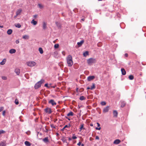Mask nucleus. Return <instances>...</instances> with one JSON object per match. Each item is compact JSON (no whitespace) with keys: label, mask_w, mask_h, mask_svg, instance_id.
I'll use <instances>...</instances> for the list:
<instances>
[{"label":"nucleus","mask_w":146,"mask_h":146,"mask_svg":"<svg viewBox=\"0 0 146 146\" xmlns=\"http://www.w3.org/2000/svg\"><path fill=\"white\" fill-rule=\"evenodd\" d=\"M87 62L88 64L90 65L92 64L95 63L96 60L95 59L90 58L87 60Z\"/></svg>","instance_id":"7ed1b4c3"},{"label":"nucleus","mask_w":146,"mask_h":146,"mask_svg":"<svg viewBox=\"0 0 146 146\" xmlns=\"http://www.w3.org/2000/svg\"><path fill=\"white\" fill-rule=\"evenodd\" d=\"M82 20L83 21H84V19H82Z\"/></svg>","instance_id":"0e129e2a"},{"label":"nucleus","mask_w":146,"mask_h":146,"mask_svg":"<svg viewBox=\"0 0 146 146\" xmlns=\"http://www.w3.org/2000/svg\"><path fill=\"white\" fill-rule=\"evenodd\" d=\"M42 140L45 143H47L49 142L48 137H46L42 139Z\"/></svg>","instance_id":"6e6552de"},{"label":"nucleus","mask_w":146,"mask_h":146,"mask_svg":"<svg viewBox=\"0 0 146 146\" xmlns=\"http://www.w3.org/2000/svg\"><path fill=\"white\" fill-rule=\"evenodd\" d=\"M84 42V40H82L80 42H78L77 43V44L79 46H80L82 45V44Z\"/></svg>","instance_id":"412c9836"},{"label":"nucleus","mask_w":146,"mask_h":146,"mask_svg":"<svg viewBox=\"0 0 146 146\" xmlns=\"http://www.w3.org/2000/svg\"><path fill=\"white\" fill-rule=\"evenodd\" d=\"M48 103L51 104L52 106L56 105V103L52 99L48 101Z\"/></svg>","instance_id":"423d86ee"},{"label":"nucleus","mask_w":146,"mask_h":146,"mask_svg":"<svg viewBox=\"0 0 146 146\" xmlns=\"http://www.w3.org/2000/svg\"><path fill=\"white\" fill-rule=\"evenodd\" d=\"M44 110L46 113H48V114H50L52 112L51 109L49 108H47Z\"/></svg>","instance_id":"39448f33"},{"label":"nucleus","mask_w":146,"mask_h":146,"mask_svg":"<svg viewBox=\"0 0 146 146\" xmlns=\"http://www.w3.org/2000/svg\"><path fill=\"white\" fill-rule=\"evenodd\" d=\"M90 125L91 126H93V124L92 123H90Z\"/></svg>","instance_id":"052dcab7"},{"label":"nucleus","mask_w":146,"mask_h":146,"mask_svg":"<svg viewBox=\"0 0 146 146\" xmlns=\"http://www.w3.org/2000/svg\"><path fill=\"white\" fill-rule=\"evenodd\" d=\"M16 52V50L15 49H12L10 50L9 52L11 54H13L15 53Z\"/></svg>","instance_id":"2eb2a0df"},{"label":"nucleus","mask_w":146,"mask_h":146,"mask_svg":"<svg viewBox=\"0 0 146 146\" xmlns=\"http://www.w3.org/2000/svg\"><path fill=\"white\" fill-rule=\"evenodd\" d=\"M87 90L90 89V88L89 87H88L87 88Z\"/></svg>","instance_id":"bf43d9fd"},{"label":"nucleus","mask_w":146,"mask_h":146,"mask_svg":"<svg viewBox=\"0 0 146 146\" xmlns=\"http://www.w3.org/2000/svg\"><path fill=\"white\" fill-rule=\"evenodd\" d=\"M125 56L126 57H127L128 56V54L127 53H125Z\"/></svg>","instance_id":"603ef678"},{"label":"nucleus","mask_w":146,"mask_h":146,"mask_svg":"<svg viewBox=\"0 0 146 146\" xmlns=\"http://www.w3.org/2000/svg\"><path fill=\"white\" fill-rule=\"evenodd\" d=\"M15 103L16 104V105L18 104L19 103L18 100H17V99H16L15 100Z\"/></svg>","instance_id":"4c0bfd02"},{"label":"nucleus","mask_w":146,"mask_h":146,"mask_svg":"<svg viewBox=\"0 0 146 146\" xmlns=\"http://www.w3.org/2000/svg\"><path fill=\"white\" fill-rule=\"evenodd\" d=\"M95 88V84L94 83H93V84L92 86H91V87L90 88V90H92L93 89Z\"/></svg>","instance_id":"72a5a7b5"},{"label":"nucleus","mask_w":146,"mask_h":146,"mask_svg":"<svg viewBox=\"0 0 146 146\" xmlns=\"http://www.w3.org/2000/svg\"><path fill=\"white\" fill-rule=\"evenodd\" d=\"M4 109V108L3 107H0V112L2 111Z\"/></svg>","instance_id":"a19ab883"},{"label":"nucleus","mask_w":146,"mask_h":146,"mask_svg":"<svg viewBox=\"0 0 146 146\" xmlns=\"http://www.w3.org/2000/svg\"><path fill=\"white\" fill-rule=\"evenodd\" d=\"M3 26H0V27H3Z\"/></svg>","instance_id":"338daca9"},{"label":"nucleus","mask_w":146,"mask_h":146,"mask_svg":"<svg viewBox=\"0 0 146 146\" xmlns=\"http://www.w3.org/2000/svg\"><path fill=\"white\" fill-rule=\"evenodd\" d=\"M15 72L17 75H19L20 73V70L19 69H16L15 70Z\"/></svg>","instance_id":"f8f14e48"},{"label":"nucleus","mask_w":146,"mask_h":146,"mask_svg":"<svg viewBox=\"0 0 146 146\" xmlns=\"http://www.w3.org/2000/svg\"><path fill=\"white\" fill-rule=\"evenodd\" d=\"M96 139L98 140L99 139V138L98 136H96Z\"/></svg>","instance_id":"de8ad7c7"},{"label":"nucleus","mask_w":146,"mask_h":146,"mask_svg":"<svg viewBox=\"0 0 146 146\" xmlns=\"http://www.w3.org/2000/svg\"><path fill=\"white\" fill-rule=\"evenodd\" d=\"M95 76H89L87 78V80L88 81H90L95 78Z\"/></svg>","instance_id":"9d476101"},{"label":"nucleus","mask_w":146,"mask_h":146,"mask_svg":"<svg viewBox=\"0 0 146 146\" xmlns=\"http://www.w3.org/2000/svg\"><path fill=\"white\" fill-rule=\"evenodd\" d=\"M23 38L25 39H28L29 38V36L28 35H25L23 36Z\"/></svg>","instance_id":"6ab92c4d"},{"label":"nucleus","mask_w":146,"mask_h":146,"mask_svg":"<svg viewBox=\"0 0 146 146\" xmlns=\"http://www.w3.org/2000/svg\"><path fill=\"white\" fill-rule=\"evenodd\" d=\"M66 59L68 66L70 67L72 66L73 64L72 56L70 55H69Z\"/></svg>","instance_id":"f257e3e1"},{"label":"nucleus","mask_w":146,"mask_h":146,"mask_svg":"<svg viewBox=\"0 0 146 146\" xmlns=\"http://www.w3.org/2000/svg\"><path fill=\"white\" fill-rule=\"evenodd\" d=\"M74 115V113L72 111L68 113L67 114V116H73Z\"/></svg>","instance_id":"4be33fe9"},{"label":"nucleus","mask_w":146,"mask_h":146,"mask_svg":"<svg viewBox=\"0 0 146 146\" xmlns=\"http://www.w3.org/2000/svg\"><path fill=\"white\" fill-rule=\"evenodd\" d=\"M37 17V15H35L33 16V17L35 18H36Z\"/></svg>","instance_id":"4d7b16f0"},{"label":"nucleus","mask_w":146,"mask_h":146,"mask_svg":"<svg viewBox=\"0 0 146 146\" xmlns=\"http://www.w3.org/2000/svg\"><path fill=\"white\" fill-rule=\"evenodd\" d=\"M97 124L98 126V127H100V123H97Z\"/></svg>","instance_id":"5fc2aeb1"},{"label":"nucleus","mask_w":146,"mask_h":146,"mask_svg":"<svg viewBox=\"0 0 146 146\" xmlns=\"http://www.w3.org/2000/svg\"><path fill=\"white\" fill-rule=\"evenodd\" d=\"M101 44V43L100 42H99L97 44L98 45V46H101V45H99V44Z\"/></svg>","instance_id":"6e6d98bb"},{"label":"nucleus","mask_w":146,"mask_h":146,"mask_svg":"<svg viewBox=\"0 0 146 146\" xmlns=\"http://www.w3.org/2000/svg\"><path fill=\"white\" fill-rule=\"evenodd\" d=\"M121 72L122 74L123 75H125L126 73V72L125 71V69L123 68H122L121 69Z\"/></svg>","instance_id":"ddd939ff"},{"label":"nucleus","mask_w":146,"mask_h":146,"mask_svg":"<svg viewBox=\"0 0 146 146\" xmlns=\"http://www.w3.org/2000/svg\"><path fill=\"white\" fill-rule=\"evenodd\" d=\"M77 137L76 136H73L72 137V138L73 139H76L77 138Z\"/></svg>","instance_id":"37998d69"},{"label":"nucleus","mask_w":146,"mask_h":146,"mask_svg":"<svg viewBox=\"0 0 146 146\" xmlns=\"http://www.w3.org/2000/svg\"><path fill=\"white\" fill-rule=\"evenodd\" d=\"M38 50L40 52V53L41 54H42L43 53V50L42 48H39Z\"/></svg>","instance_id":"7c9ffc66"},{"label":"nucleus","mask_w":146,"mask_h":146,"mask_svg":"<svg viewBox=\"0 0 146 146\" xmlns=\"http://www.w3.org/2000/svg\"><path fill=\"white\" fill-rule=\"evenodd\" d=\"M44 86L46 87H48V84H45L44 85Z\"/></svg>","instance_id":"864d4df0"},{"label":"nucleus","mask_w":146,"mask_h":146,"mask_svg":"<svg viewBox=\"0 0 146 146\" xmlns=\"http://www.w3.org/2000/svg\"><path fill=\"white\" fill-rule=\"evenodd\" d=\"M51 127H53L54 128H55V127L53 125H51Z\"/></svg>","instance_id":"13d9d810"},{"label":"nucleus","mask_w":146,"mask_h":146,"mask_svg":"<svg viewBox=\"0 0 146 146\" xmlns=\"http://www.w3.org/2000/svg\"><path fill=\"white\" fill-rule=\"evenodd\" d=\"M79 99L80 100H85L86 99V98L83 96H82L80 97Z\"/></svg>","instance_id":"c85d7f7f"},{"label":"nucleus","mask_w":146,"mask_h":146,"mask_svg":"<svg viewBox=\"0 0 146 146\" xmlns=\"http://www.w3.org/2000/svg\"><path fill=\"white\" fill-rule=\"evenodd\" d=\"M65 118H66L68 119V120L69 121L70 120V119L69 118H68L67 116H65Z\"/></svg>","instance_id":"09e8293b"},{"label":"nucleus","mask_w":146,"mask_h":146,"mask_svg":"<svg viewBox=\"0 0 146 146\" xmlns=\"http://www.w3.org/2000/svg\"><path fill=\"white\" fill-rule=\"evenodd\" d=\"M109 110V107L108 106H107L104 108L103 110V112L104 113H106L108 112Z\"/></svg>","instance_id":"1a4fd4ad"},{"label":"nucleus","mask_w":146,"mask_h":146,"mask_svg":"<svg viewBox=\"0 0 146 146\" xmlns=\"http://www.w3.org/2000/svg\"><path fill=\"white\" fill-rule=\"evenodd\" d=\"M118 114V113L117 111L116 110H114L113 111V115L114 117H117Z\"/></svg>","instance_id":"dca6fc26"},{"label":"nucleus","mask_w":146,"mask_h":146,"mask_svg":"<svg viewBox=\"0 0 146 146\" xmlns=\"http://www.w3.org/2000/svg\"><path fill=\"white\" fill-rule=\"evenodd\" d=\"M69 140H71V139H70V138H69Z\"/></svg>","instance_id":"774afa93"},{"label":"nucleus","mask_w":146,"mask_h":146,"mask_svg":"<svg viewBox=\"0 0 146 146\" xmlns=\"http://www.w3.org/2000/svg\"><path fill=\"white\" fill-rule=\"evenodd\" d=\"M22 11V9H18L16 12V15L15 16V17H17L18 15H20Z\"/></svg>","instance_id":"0eeeda50"},{"label":"nucleus","mask_w":146,"mask_h":146,"mask_svg":"<svg viewBox=\"0 0 146 146\" xmlns=\"http://www.w3.org/2000/svg\"><path fill=\"white\" fill-rule=\"evenodd\" d=\"M5 132V131L3 130H0V135L2 133H4Z\"/></svg>","instance_id":"e433bc0d"},{"label":"nucleus","mask_w":146,"mask_h":146,"mask_svg":"<svg viewBox=\"0 0 146 146\" xmlns=\"http://www.w3.org/2000/svg\"><path fill=\"white\" fill-rule=\"evenodd\" d=\"M15 26L16 27H21V25L19 23H16L15 24Z\"/></svg>","instance_id":"a878e982"},{"label":"nucleus","mask_w":146,"mask_h":146,"mask_svg":"<svg viewBox=\"0 0 146 146\" xmlns=\"http://www.w3.org/2000/svg\"><path fill=\"white\" fill-rule=\"evenodd\" d=\"M59 107V106L58 105H57L56 106V108H58Z\"/></svg>","instance_id":"69168bd1"},{"label":"nucleus","mask_w":146,"mask_h":146,"mask_svg":"<svg viewBox=\"0 0 146 146\" xmlns=\"http://www.w3.org/2000/svg\"><path fill=\"white\" fill-rule=\"evenodd\" d=\"M81 146H84V145L83 144H81Z\"/></svg>","instance_id":"e2e57ef3"},{"label":"nucleus","mask_w":146,"mask_h":146,"mask_svg":"<svg viewBox=\"0 0 146 146\" xmlns=\"http://www.w3.org/2000/svg\"><path fill=\"white\" fill-rule=\"evenodd\" d=\"M62 54L64 55V56H65V52L64 51H62Z\"/></svg>","instance_id":"3c124183"},{"label":"nucleus","mask_w":146,"mask_h":146,"mask_svg":"<svg viewBox=\"0 0 146 146\" xmlns=\"http://www.w3.org/2000/svg\"><path fill=\"white\" fill-rule=\"evenodd\" d=\"M129 78L130 80H133L134 79V76L133 75H131L129 76Z\"/></svg>","instance_id":"c756f323"},{"label":"nucleus","mask_w":146,"mask_h":146,"mask_svg":"<svg viewBox=\"0 0 146 146\" xmlns=\"http://www.w3.org/2000/svg\"><path fill=\"white\" fill-rule=\"evenodd\" d=\"M84 124H82L80 125V130L79 131L81 132L82 129H84Z\"/></svg>","instance_id":"5701e85b"},{"label":"nucleus","mask_w":146,"mask_h":146,"mask_svg":"<svg viewBox=\"0 0 146 146\" xmlns=\"http://www.w3.org/2000/svg\"><path fill=\"white\" fill-rule=\"evenodd\" d=\"M2 78L3 80H6L7 79V77H6V76H2Z\"/></svg>","instance_id":"ea45409f"},{"label":"nucleus","mask_w":146,"mask_h":146,"mask_svg":"<svg viewBox=\"0 0 146 146\" xmlns=\"http://www.w3.org/2000/svg\"><path fill=\"white\" fill-rule=\"evenodd\" d=\"M25 144L27 146H30L31 145V143L28 141H25Z\"/></svg>","instance_id":"a211bd4d"},{"label":"nucleus","mask_w":146,"mask_h":146,"mask_svg":"<svg viewBox=\"0 0 146 146\" xmlns=\"http://www.w3.org/2000/svg\"><path fill=\"white\" fill-rule=\"evenodd\" d=\"M81 143L80 142H79V143L77 144V145L78 146H80L81 145Z\"/></svg>","instance_id":"8fccbe9b"},{"label":"nucleus","mask_w":146,"mask_h":146,"mask_svg":"<svg viewBox=\"0 0 146 146\" xmlns=\"http://www.w3.org/2000/svg\"><path fill=\"white\" fill-rule=\"evenodd\" d=\"M101 104L102 106H105L106 105V103L105 102H101Z\"/></svg>","instance_id":"c9c22d12"},{"label":"nucleus","mask_w":146,"mask_h":146,"mask_svg":"<svg viewBox=\"0 0 146 146\" xmlns=\"http://www.w3.org/2000/svg\"><path fill=\"white\" fill-rule=\"evenodd\" d=\"M121 108H123V107H124L125 106L126 104V102L123 101H121Z\"/></svg>","instance_id":"4468645a"},{"label":"nucleus","mask_w":146,"mask_h":146,"mask_svg":"<svg viewBox=\"0 0 146 146\" xmlns=\"http://www.w3.org/2000/svg\"><path fill=\"white\" fill-rule=\"evenodd\" d=\"M121 142V141L119 139L115 140L113 142V143L115 144H118Z\"/></svg>","instance_id":"9b49d317"},{"label":"nucleus","mask_w":146,"mask_h":146,"mask_svg":"<svg viewBox=\"0 0 146 146\" xmlns=\"http://www.w3.org/2000/svg\"><path fill=\"white\" fill-rule=\"evenodd\" d=\"M100 129H101L100 127H96V130H100Z\"/></svg>","instance_id":"a18cd8bd"},{"label":"nucleus","mask_w":146,"mask_h":146,"mask_svg":"<svg viewBox=\"0 0 146 146\" xmlns=\"http://www.w3.org/2000/svg\"><path fill=\"white\" fill-rule=\"evenodd\" d=\"M19 42V40H17L15 41V42L16 44H18Z\"/></svg>","instance_id":"c03bdc74"},{"label":"nucleus","mask_w":146,"mask_h":146,"mask_svg":"<svg viewBox=\"0 0 146 146\" xmlns=\"http://www.w3.org/2000/svg\"><path fill=\"white\" fill-rule=\"evenodd\" d=\"M38 6L40 9H42L43 7V6L42 4H38Z\"/></svg>","instance_id":"473e14b6"},{"label":"nucleus","mask_w":146,"mask_h":146,"mask_svg":"<svg viewBox=\"0 0 146 146\" xmlns=\"http://www.w3.org/2000/svg\"><path fill=\"white\" fill-rule=\"evenodd\" d=\"M46 24L45 22H43V27H46Z\"/></svg>","instance_id":"f704fd0d"},{"label":"nucleus","mask_w":146,"mask_h":146,"mask_svg":"<svg viewBox=\"0 0 146 146\" xmlns=\"http://www.w3.org/2000/svg\"><path fill=\"white\" fill-rule=\"evenodd\" d=\"M59 46V45L58 44H55L54 46V47L55 48H58Z\"/></svg>","instance_id":"2f4dec72"},{"label":"nucleus","mask_w":146,"mask_h":146,"mask_svg":"<svg viewBox=\"0 0 146 146\" xmlns=\"http://www.w3.org/2000/svg\"><path fill=\"white\" fill-rule=\"evenodd\" d=\"M5 111H4L3 112L2 115L3 116H5Z\"/></svg>","instance_id":"79ce46f5"},{"label":"nucleus","mask_w":146,"mask_h":146,"mask_svg":"<svg viewBox=\"0 0 146 146\" xmlns=\"http://www.w3.org/2000/svg\"><path fill=\"white\" fill-rule=\"evenodd\" d=\"M89 54L88 52V51H86L84 52L83 54V55L84 57L86 56L87 55Z\"/></svg>","instance_id":"aec40b11"},{"label":"nucleus","mask_w":146,"mask_h":146,"mask_svg":"<svg viewBox=\"0 0 146 146\" xmlns=\"http://www.w3.org/2000/svg\"><path fill=\"white\" fill-rule=\"evenodd\" d=\"M78 88H76V91L77 92H78Z\"/></svg>","instance_id":"680f3d73"},{"label":"nucleus","mask_w":146,"mask_h":146,"mask_svg":"<svg viewBox=\"0 0 146 146\" xmlns=\"http://www.w3.org/2000/svg\"><path fill=\"white\" fill-rule=\"evenodd\" d=\"M56 24L57 25V27H59L60 26V24L58 22H56Z\"/></svg>","instance_id":"58836bf2"},{"label":"nucleus","mask_w":146,"mask_h":146,"mask_svg":"<svg viewBox=\"0 0 146 146\" xmlns=\"http://www.w3.org/2000/svg\"><path fill=\"white\" fill-rule=\"evenodd\" d=\"M6 62V59H4L3 61L1 62L0 63V64L2 65H4L5 63Z\"/></svg>","instance_id":"cd10ccee"},{"label":"nucleus","mask_w":146,"mask_h":146,"mask_svg":"<svg viewBox=\"0 0 146 146\" xmlns=\"http://www.w3.org/2000/svg\"><path fill=\"white\" fill-rule=\"evenodd\" d=\"M31 23L33 24L34 25H36L37 23V22L35 21L34 19H33L31 22Z\"/></svg>","instance_id":"bb28decb"},{"label":"nucleus","mask_w":146,"mask_h":146,"mask_svg":"<svg viewBox=\"0 0 146 146\" xmlns=\"http://www.w3.org/2000/svg\"><path fill=\"white\" fill-rule=\"evenodd\" d=\"M27 65L30 67L35 66L36 64V63L34 61H29L27 62Z\"/></svg>","instance_id":"20e7f679"},{"label":"nucleus","mask_w":146,"mask_h":146,"mask_svg":"<svg viewBox=\"0 0 146 146\" xmlns=\"http://www.w3.org/2000/svg\"><path fill=\"white\" fill-rule=\"evenodd\" d=\"M26 133L28 135H29L30 134V131H27L26 132Z\"/></svg>","instance_id":"49530a36"},{"label":"nucleus","mask_w":146,"mask_h":146,"mask_svg":"<svg viewBox=\"0 0 146 146\" xmlns=\"http://www.w3.org/2000/svg\"><path fill=\"white\" fill-rule=\"evenodd\" d=\"M44 82V80L42 79L41 80L37 82L35 84L34 88L35 89H37L40 88L41 85V84Z\"/></svg>","instance_id":"f03ea898"},{"label":"nucleus","mask_w":146,"mask_h":146,"mask_svg":"<svg viewBox=\"0 0 146 146\" xmlns=\"http://www.w3.org/2000/svg\"><path fill=\"white\" fill-rule=\"evenodd\" d=\"M71 125L70 124H69L68 125H65L64 127L62 129V131H64V129L66 128H70V127Z\"/></svg>","instance_id":"f3484780"},{"label":"nucleus","mask_w":146,"mask_h":146,"mask_svg":"<svg viewBox=\"0 0 146 146\" xmlns=\"http://www.w3.org/2000/svg\"><path fill=\"white\" fill-rule=\"evenodd\" d=\"M5 142H1L0 143V146H5Z\"/></svg>","instance_id":"b1692460"},{"label":"nucleus","mask_w":146,"mask_h":146,"mask_svg":"<svg viewBox=\"0 0 146 146\" xmlns=\"http://www.w3.org/2000/svg\"><path fill=\"white\" fill-rule=\"evenodd\" d=\"M12 32V31L11 29H9L7 31V33L8 35H11Z\"/></svg>","instance_id":"393cba45"}]
</instances>
